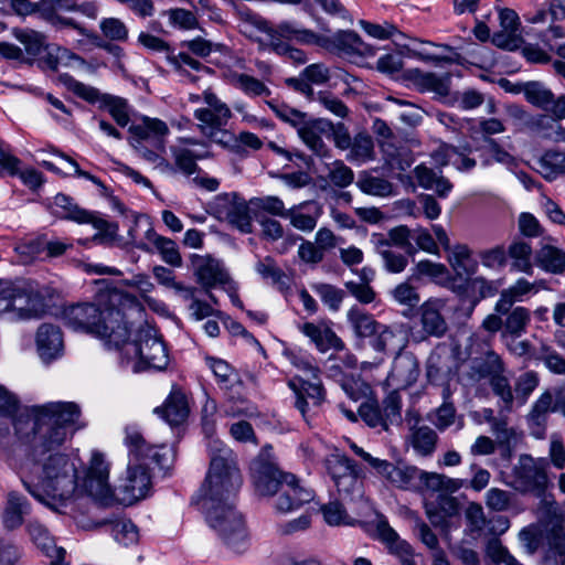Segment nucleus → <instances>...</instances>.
Returning <instances> with one entry per match:
<instances>
[{"mask_svg":"<svg viewBox=\"0 0 565 565\" xmlns=\"http://www.w3.org/2000/svg\"><path fill=\"white\" fill-rule=\"evenodd\" d=\"M43 312L42 297L21 281L0 280V316L12 321L39 318Z\"/></svg>","mask_w":565,"mask_h":565,"instance_id":"6e6552de","label":"nucleus"},{"mask_svg":"<svg viewBox=\"0 0 565 565\" xmlns=\"http://www.w3.org/2000/svg\"><path fill=\"white\" fill-rule=\"evenodd\" d=\"M324 468L342 499L355 501L363 498V471L355 461L334 451L326 457Z\"/></svg>","mask_w":565,"mask_h":565,"instance_id":"9b49d317","label":"nucleus"},{"mask_svg":"<svg viewBox=\"0 0 565 565\" xmlns=\"http://www.w3.org/2000/svg\"><path fill=\"white\" fill-rule=\"evenodd\" d=\"M267 105L280 120L291 125L297 129L306 121V114L295 108H291L286 104H280L275 100H268Z\"/></svg>","mask_w":565,"mask_h":565,"instance_id":"680f3d73","label":"nucleus"},{"mask_svg":"<svg viewBox=\"0 0 565 565\" xmlns=\"http://www.w3.org/2000/svg\"><path fill=\"white\" fill-rule=\"evenodd\" d=\"M95 284L100 286L95 301L67 307L63 312L65 326L95 335L108 347H118L129 333L130 319L141 316V307L135 296L110 288L108 279Z\"/></svg>","mask_w":565,"mask_h":565,"instance_id":"20e7f679","label":"nucleus"},{"mask_svg":"<svg viewBox=\"0 0 565 565\" xmlns=\"http://www.w3.org/2000/svg\"><path fill=\"white\" fill-rule=\"evenodd\" d=\"M532 291H537L535 282H530L525 278L518 279L509 288L501 291L500 298L494 305V311L502 315L508 313L513 303L523 301L524 297Z\"/></svg>","mask_w":565,"mask_h":565,"instance_id":"7c9ffc66","label":"nucleus"},{"mask_svg":"<svg viewBox=\"0 0 565 565\" xmlns=\"http://www.w3.org/2000/svg\"><path fill=\"white\" fill-rule=\"evenodd\" d=\"M556 409L555 404L553 405V394L550 391H545L532 405L527 420L532 425L542 426L546 420L547 414Z\"/></svg>","mask_w":565,"mask_h":565,"instance_id":"4d7b16f0","label":"nucleus"},{"mask_svg":"<svg viewBox=\"0 0 565 565\" xmlns=\"http://www.w3.org/2000/svg\"><path fill=\"white\" fill-rule=\"evenodd\" d=\"M328 180L334 186L347 188L352 184L354 180V173L352 169L345 166L342 161L335 160L328 166Z\"/></svg>","mask_w":565,"mask_h":565,"instance_id":"69168bd1","label":"nucleus"},{"mask_svg":"<svg viewBox=\"0 0 565 565\" xmlns=\"http://www.w3.org/2000/svg\"><path fill=\"white\" fill-rule=\"evenodd\" d=\"M486 555L494 564L522 565L509 553L498 537H492L488 541Z\"/></svg>","mask_w":565,"mask_h":565,"instance_id":"0e129e2a","label":"nucleus"},{"mask_svg":"<svg viewBox=\"0 0 565 565\" xmlns=\"http://www.w3.org/2000/svg\"><path fill=\"white\" fill-rule=\"evenodd\" d=\"M540 520L537 524L523 529L520 540L530 547L535 548L540 540H546L550 547L558 554H565L564 522L558 513V504L555 500L544 499L539 507Z\"/></svg>","mask_w":565,"mask_h":565,"instance_id":"1a4fd4ad","label":"nucleus"},{"mask_svg":"<svg viewBox=\"0 0 565 565\" xmlns=\"http://www.w3.org/2000/svg\"><path fill=\"white\" fill-rule=\"evenodd\" d=\"M437 439L436 431L428 426L413 427L409 436L412 447L422 456H428L435 451Z\"/></svg>","mask_w":565,"mask_h":565,"instance_id":"a19ab883","label":"nucleus"},{"mask_svg":"<svg viewBox=\"0 0 565 565\" xmlns=\"http://www.w3.org/2000/svg\"><path fill=\"white\" fill-rule=\"evenodd\" d=\"M550 462L547 458H535L529 454L519 456L512 468V481L510 486L522 494L531 493L541 501L544 499L554 500L545 495L550 486L547 476Z\"/></svg>","mask_w":565,"mask_h":565,"instance_id":"9d476101","label":"nucleus"},{"mask_svg":"<svg viewBox=\"0 0 565 565\" xmlns=\"http://www.w3.org/2000/svg\"><path fill=\"white\" fill-rule=\"evenodd\" d=\"M313 290L331 311L335 312L340 309L345 295L341 288L329 284H318L313 286Z\"/></svg>","mask_w":565,"mask_h":565,"instance_id":"052dcab7","label":"nucleus"},{"mask_svg":"<svg viewBox=\"0 0 565 565\" xmlns=\"http://www.w3.org/2000/svg\"><path fill=\"white\" fill-rule=\"evenodd\" d=\"M347 159L355 163H364L374 159V142L371 136L359 134L354 137Z\"/></svg>","mask_w":565,"mask_h":565,"instance_id":"09e8293b","label":"nucleus"},{"mask_svg":"<svg viewBox=\"0 0 565 565\" xmlns=\"http://www.w3.org/2000/svg\"><path fill=\"white\" fill-rule=\"evenodd\" d=\"M446 307L447 300L444 298H429L419 307L420 324L427 335L441 338L447 332Z\"/></svg>","mask_w":565,"mask_h":565,"instance_id":"a211bd4d","label":"nucleus"},{"mask_svg":"<svg viewBox=\"0 0 565 565\" xmlns=\"http://www.w3.org/2000/svg\"><path fill=\"white\" fill-rule=\"evenodd\" d=\"M509 256L512 258L511 269L532 275V247L525 242H514L509 246Z\"/></svg>","mask_w":565,"mask_h":565,"instance_id":"49530a36","label":"nucleus"},{"mask_svg":"<svg viewBox=\"0 0 565 565\" xmlns=\"http://www.w3.org/2000/svg\"><path fill=\"white\" fill-rule=\"evenodd\" d=\"M227 221L242 233H252V217L249 206L244 200H234L226 209Z\"/></svg>","mask_w":565,"mask_h":565,"instance_id":"a18cd8bd","label":"nucleus"},{"mask_svg":"<svg viewBox=\"0 0 565 565\" xmlns=\"http://www.w3.org/2000/svg\"><path fill=\"white\" fill-rule=\"evenodd\" d=\"M131 328L132 318L129 323V332H131ZM129 335L130 333L125 341L115 347L119 350L122 367H130L132 373H140L148 370L161 371L168 366V351L156 329L149 326L139 328L134 341H129Z\"/></svg>","mask_w":565,"mask_h":565,"instance_id":"39448f33","label":"nucleus"},{"mask_svg":"<svg viewBox=\"0 0 565 565\" xmlns=\"http://www.w3.org/2000/svg\"><path fill=\"white\" fill-rule=\"evenodd\" d=\"M228 81L232 86L249 97L270 95V89L263 82L250 75L233 72L228 75Z\"/></svg>","mask_w":565,"mask_h":565,"instance_id":"79ce46f5","label":"nucleus"},{"mask_svg":"<svg viewBox=\"0 0 565 565\" xmlns=\"http://www.w3.org/2000/svg\"><path fill=\"white\" fill-rule=\"evenodd\" d=\"M418 375L419 365L416 358L411 353H399L394 359L387 380L398 388H406L417 381Z\"/></svg>","mask_w":565,"mask_h":565,"instance_id":"4be33fe9","label":"nucleus"},{"mask_svg":"<svg viewBox=\"0 0 565 565\" xmlns=\"http://www.w3.org/2000/svg\"><path fill=\"white\" fill-rule=\"evenodd\" d=\"M192 267L198 282L206 289L210 299L216 302L213 294L209 290L216 286H225L230 282V276L220 260L209 255H193Z\"/></svg>","mask_w":565,"mask_h":565,"instance_id":"2eb2a0df","label":"nucleus"},{"mask_svg":"<svg viewBox=\"0 0 565 565\" xmlns=\"http://www.w3.org/2000/svg\"><path fill=\"white\" fill-rule=\"evenodd\" d=\"M172 153L178 169L188 175L193 174L196 171V160L209 157V150L195 151L194 149L185 147L172 148Z\"/></svg>","mask_w":565,"mask_h":565,"instance_id":"8fccbe9b","label":"nucleus"},{"mask_svg":"<svg viewBox=\"0 0 565 565\" xmlns=\"http://www.w3.org/2000/svg\"><path fill=\"white\" fill-rule=\"evenodd\" d=\"M29 532L34 543L52 559L51 565H67L63 563L66 555L65 548L56 546L45 527L39 524H31Z\"/></svg>","mask_w":565,"mask_h":565,"instance_id":"2f4dec72","label":"nucleus"},{"mask_svg":"<svg viewBox=\"0 0 565 565\" xmlns=\"http://www.w3.org/2000/svg\"><path fill=\"white\" fill-rule=\"evenodd\" d=\"M433 159L435 163L440 166L451 164L460 172H468L477 164L476 160L470 158L468 153L449 145H444L435 151Z\"/></svg>","mask_w":565,"mask_h":565,"instance_id":"473e14b6","label":"nucleus"},{"mask_svg":"<svg viewBox=\"0 0 565 565\" xmlns=\"http://www.w3.org/2000/svg\"><path fill=\"white\" fill-rule=\"evenodd\" d=\"M39 356L45 363L60 359L64 352L63 334L58 327L43 323L35 335Z\"/></svg>","mask_w":565,"mask_h":565,"instance_id":"6ab92c4d","label":"nucleus"},{"mask_svg":"<svg viewBox=\"0 0 565 565\" xmlns=\"http://www.w3.org/2000/svg\"><path fill=\"white\" fill-rule=\"evenodd\" d=\"M524 96L532 105L546 110L552 105L554 94L539 82H529L524 84Z\"/></svg>","mask_w":565,"mask_h":565,"instance_id":"6e6d98bb","label":"nucleus"},{"mask_svg":"<svg viewBox=\"0 0 565 565\" xmlns=\"http://www.w3.org/2000/svg\"><path fill=\"white\" fill-rule=\"evenodd\" d=\"M448 252V262L458 276L471 275L475 264L470 248L465 244H456Z\"/></svg>","mask_w":565,"mask_h":565,"instance_id":"37998d69","label":"nucleus"},{"mask_svg":"<svg viewBox=\"0 0 565 565\" xmlns=\"http://www.w3.org/2000/svg\"><path fill=\"white\" fill-rule=\"evenodd\" d=\"M124 443L128 448L129 462L126 473L113 489L108 482L109 467L100 452H93L88 466V495L102 504L116 501L131 505L145 498L151 489V478L146 462L152 460L162 469H168L174 459L173 449L167 445L151 446L135 426L125 429Z\"/></svg>","mask_w":565,"mask_h":565,"instance_id":"7ed1b4c3","label":"nucleus"},{"mask_svg":"<svg viewBox=\"0 0 565 565\" xmlns=\"http://www.w3.org/2000/svg\"><path fill=\"white\" fill-rule=\"evenodd\" d=\"M301 332L308 337L320 352L328 350H344L343 341L330 328H320L319 326L307 322L300 328Z\"/></svg>","mask_w":565,"mask_h":565,"instance_id":"c85d7f7f","label":"nucleus"},{"mask_svg":"<svg viewBox=\"0 0 565 565\" xmlns=\"http://www.w3.org/2000/svg\"><path fill=\"white\" fill-rule=\"evenodd\" d=\"M49 210L51 213L62 220H68L78 224H92L100 234L113 237L116 235L117 225L109 223L94 213L79 207L73 198L57 193L53 202L50 204Z\"/></svg>","mask_w":565,"mask_h":565,"instance_id":"ddd939ff","label":"nucleus"},{"mask_svg":"<svg viewBox=\"0 0 565 565\" xmlns=\"http://www.w3.org/2000/svg\"><path fill=\"white\" fill-rule=\"evenodd\" d=\"M469 287L473 292L478 294V297L470 302L467 312L468 316L472 313L481 299L493 297L498 292L500 284L499 281L488 280L483 277H476L470 280Z\"/></svg>","mask_w":565,"mask_h":565,"instance_id":"13d9d810","label":"nucleus"},{"mask_svg":"<svg viewBox=\"0 0 565 565\" xmlns=\"http://www.w3.org/2000/svg\"><path fill=\"white\" fill-rule=\"evenodd\" d=\"M255 270L264 280H269L279 290H285L289 287V277L270 256L258 259L255 264Z\"/></svg>","mask_w":565,"mask_h":565,"instance_id":"4c0bfd02","label":"nucleus"},{"mask_svg":"<svg viewBox=\"0 0 565 565\" xmlns=\"http://www.w3.org/2000/svg\"><path fill=\"white\" fill-rule=\"evenodd\" d=\"M539 266L546 273L565 275V250L552 245H544L536 254Z\"/></svg>","mask_w":565,"mask_h":565,"instance_id":"f704fd0d","label":"nucleus"},{"mask_svg":"<svg viewBox=\"0 0 565 565\" xmlns=\"http://www.w3.org/2000/svg\"><path fill=\"white\" fill-rule=\"evenodd\" d=\"M312 498L313 492L302 486L295 475L288 473L278 492L275 509L279 513H288L310 502Z\"/></svg>","mask_w":565,"mask_h":565,"instance_id":"dca6fc26","label":"nucleus"},{"mask_svg":"<svg viewBox=\"0 0 565 565\" xmlns=\"http://www.w3.org/2000/svg\"><path fill=\"white\" fill-rule=\"evenodd\" d=\"M30 505L25 497L12 491L7 497V503L2 513V523L6 529L14 530L24 522V516L29 514Z\"/></svg>","mask_w":565,"mask_h":565,"instance_id":"c756f323","label":"nucleus"},{"mask_svg":"<svg viewBox=\"0 0 565 565\" xmlns=\"http://www.w3.org/2000/svg\"><path fill=\"white\" fill-rule=\"evenodd\" d=\"M270 450L271 447L266 446L250 465V476L255 491L263 497L278 494L287 475L277 468Z\"/></svg>","mask_w":565,"mask_h":565,"instance_id":"4468645a","label":"nucleus"},{"mask_svg":"<svg viewBox=\"0 0 565 565\" xmlns=\"http://www.w3.org/2000/svg\"><path fill=\"white\" fill-rule=\"evenodd\" d=\"M14 38L24 46L29 55L38 56L45 47L44 34L31 29H15Z\"/></svg>","mask_w":565,"mask_h":565,"instance_id":"5fc2aeb1","label":"nucleus"},{"mask_svg":"<svg viewBox=\"0 0 565 565\" xmlns=\"http://www.w3.org/2000/svg\"><path fill=\"white\" fill-rule=\"evenodd\" d=\"M81 408L74 402H49L26 407L12 419L17 436L30 441L38 467L39 489L24 482L29 492L54 511L88 494V470L81 478V460L57 449L85 427Z\"/></svg>","mask_w":565,"mask_h":565,"instance_id":"f257e3e1","label":"nucleus"},{"mask_svg":"<svg viewBox=\"0 0 565 565\" xmlns=\"http://www.w3.org/2000/svg\"><path fill=\"white\" fill-rule=\"evenodd\" d=\"M322 209L316 201H305L288 209L286 220L298 231L310 233L318 223Z\"/></svg>","mask_w":565,"mask_h":565,"instance_id":"5701e85b","label":"nucleus"},{"mask_svg":"<svg viewBox=\"0 0 565 565\" xmlns=\"http://www.w3.org/2000/svg\"><path fill=\"white\" fill-rule=\"evenodd\" d=\"M415 177L422 188L435 191L440 198H446L452 189L449 180L425 166L416 167Z\"/></svg>","mask_w":565,"mask_h":565,"instance_id":"c9c22d12","label":"nucleus"},{"mask_svg":"<svg viewBox=\"0 0 565 565\" xmlns=\"http://www.w3.org/2000/svg\"><path fill=\"white\" fill-rule=\"evenodd\" d=\"M203 105L194 109L200 132L221 147L234 145V134L226 129L232 117L230 107L210 88L202 93Z\"/></svg>","mask_w":565,"mask_h":565,"instance_id":"0eeeda50","label":"nucleus"},{"mask_svg":"<svg viewBox=\"0 0 565 565\" xmlns=\"http://www.w3.org/2000/svg\"><path fill=\"white\" fill-rule=\"evenodd\" d=\"M135 141L145 142L156 149H166V140L170 134L167 124L158 118L145 117L140 124L129 128Z\"/></svg>","mask_w":565,"mask_h":565,"instance_id":"aec40b11","label":"nucleus"},{"mask_svg":"<svg viewBox=\"0 0 565 565\" xmlns=\"http://www.w3.org/2000/svg\"><path fill=\"white\" fill-rule=\"evenodd\" d=\"M379 539L385 544L391 554L397 556L401 562L412 559L414 551L412 546L399 537L397 532L390 526L386 520H380L376 525Z\"/></svg>","mask_w":565,"mask_h":565,"instance_id":"a878e982","label":"nucleus"},{"mask_svg":"<svg viewBox=\"0 0 565 565\" xmlns=\"http://www.w3.org/2000/svg\"><path fill=\"white\" fill-rule=\"evenodd\" d=\"M390 295L396 303L401 306H406L408 308L416 307L420 301V297L416 288L412 286L408 281H403L395 286L390 291Z\"/></svg>","mask_w":565,"mask_h":565,"instance_id":"e2e57ef3","label":"nucleus"},{"mask_svg":"<svg viewBox=\"0 0 565 565\" xmlns=\"http://www.w3.org/2000/svg\"><path fill=\"white\" fill-rule=\"evenodd\" d=\"M371 242L374 245L375 252L383 260V267L391 274H399L405 270L408 265L407 257L392 248H390V241H385L383 234H373Z\"/></svg>","mask_w":565,"mask_h":565,"instance_id":"bb28decb","label":"nucleus"},{"mask_svg":"<svg viewBox=\"0 0 565 565\" xmlns=\"http://www.w3.org/2000/svg\"><path fill=\"white\" fill-rule=\"evenodd\" d=\"M540 384V376L535 371L520 374L514 382V398L519 405H524L531 394Z\"/></svg>","mask_w":565,"mask_h":565,"instance_id":"864d4df0","label":"nucleus"},{"mask_svg":"<svg viewBox=\"0 0 565 565\" xmlns=\"http://www.w3.org/2000/svg\"><path fill=\"white\" fill-rule=\"evenodd\" d=\"M380 147L383 158L391 169L404 171L412 166L413 158L409 150L406 147L397 146L394 138L381 140Z\"/></svg>","mask_w":565,"mask_h":565,"instance_id":"72a5a7b5","label":"nucleus"},{"mask_svg":"<svg viewBox=\"0 0 565 565\" xmlns=\"http://www.w3.org/2000/svg\"><path fill=\"white\" fill-rule=\"evenodd\" d=\"M149 238L152 241L154 247L161 256V259L166 264L172 267H180L182 265V257L174 241L156 233L150 235Z\"/></svg>","mask_w":565,"mask_h":565,"instance_id":"3c124183","label":"nucleus"},{"mask_svg":"<svg viewBox=\"0 0 565 565\" xmlns=\"http://www.w3.org/2000/svg\"><path fill=\"white\" fill-rule=\"evenodd\" d=\"M348 320L351 323L356 335L362 338L373 337L379 330L381 323L376 322L374 318L359 307H352L348 311Z\"/></svg>","mask_w":565,"mask_h":565,"instance_id":"c03bdc74","label":"nucleus"},{"mask_svg":"<svg viewBox=\"0 0 565 565\" xmlns=\"http://www.w3.org/2000/svg\"><path fill=\"white\" fill-rule=\"evenodd\" d=\"M376 465L374 470L377 475L385 478L392 486L403 490H417L419 469L406 465H393L392 462L380 459L374 461Z\"/></svg>","mask_w":565,"mask_h":565,"instance_id":"f3484780","label":"nucleus"},{"mask_svg":"<svg viewBox=\"0 0 565 565\" xmlns=\"http://www.w3.org/2000/svg\"><path fill=\"white\" fill-rule=\"evenodd\" d=\"M267 36L268 42L265 45L269 49L273 47L275 41L286 42L285 40H295L302 44H317L321 42V35L289 21H282L276 28L269 26Z\"/></svg>","mask_w":565,"mask_h":565,"instance_id":"412c9836","label":"nucleus"},{"mask_svg":"<svg viewBox=\"0 0 565 565\" xmlns=\"http://www.w3.org/2000/svg\"><path fill=\"white\" fill-rule=\"evenodd\" d=\"M358 186L362 192L375 196H388L393 193L392 183L375 175H364L359 180Z\"/></svg>","mask_w":565,"mask_h":565,"instance_id":"bf43d9fd","label":"nucleus"},{"mask_svg":"<svg viewBox=\"0 0 565 565\" xmlns=\"http://www.w3.org/2000/svg\"><path fill=\"white\" fill-rule=\"evenodd\" d=\"M58 82L75 96L89 104H95L99 100H103V96L97 88L75 79L70 74H60Z\"/></svg>","mask_w":565,"mask_h":565,"instance_id":"de8ad7c7","label":"nucleus"},{"mask_svg":"<svg viewBox=\"0 0 565 565\" xmlns=\"http://www.w3.org/2000/svg\"><path fill=\"white\" fill-rule=\"evenodd\" d=\"M298 135L302 141L319 157H324L328 153V148L324 145L321 136L316 129L308 125L307 121L302 124L298 129Z\"/></svg>","mask_w":565,"mask_h":565,"instance_id":"338daca9","label":"nucleus"},{"mask_svg":"<svg viewBox=\"0 0 565 565\" xmlns=\"http://www.w3.org/2000/svg\"><path fill=\"white\" fill-rule=\"evenodd\" d=\"M537 171L548 181L565 173V153L561 151H546L537 161Z\"/></svg>","mask_w":565,"mask_h":565,"instance_id":"ea45409f","label":"nucleus"},{"mask_svg":"<svg viewBox=\"0 0 565 565\" xmlns=\"http://www.w3.org/2000/svg\"><path fill=\"white\" fill-rule=\"evenodd\" d=\"M114 539L124 546H130L139 541L137 526L130 520H122L113 526Z\"/></svg>","mask_w":565,"mask_h":565,"instance_id":"774afa93","label":"nucleus"},{"mask_svg":"<svg viewBox=\"0 0 565 565\" xmlns=\"http://www.w3.org/2000/svg\"><path fill=\"white\" fill-rule=\"evenodd\" d=\"M493 394L499 398L501 412H511L514 402V393L510 381L503 373H498L490 380Z\"/></svg>","mask_w":565,"mask_h":565,"instance_id":"603ef678","label":"nucleus"},{"mask_svg":"<svg viewBox=\"0 0 565 565\" xmlns=\"http://www.w3.org/2000/svg\"><path fill=\"white\" fill-rule=\"evenodd\" d=\"M405 334L397 328L380 324L373 334L371 347L380 353L399 354L406 347Z\"/></svg>","mask_w":565,"mask_h":565,"instance_id":"b1692460","label":"nucleus"},{"mask_svg":"<svg viewBox=\"0 0 565 565\" xmlns=\"http://www.w3.org/2000/svg\"><path fill=\"white\" fill-rule=\"evenodd\" d=\"M504 330L502 335H510L514 339L520 338L526 331V327L531 320V312L525 307H515L504 313Z\"/></svg>","mask_w":565,"mask_h":565,"instance_id":"58836bf2","label":"nucleus"},{"mask_svg":"<svg viewBox=\"0 0 565 565\" xmlns=\"http://www.w3.org/2000/svg\"><path fill=\"white\" fill-rule=\"evenodd\" d=\"M209 437L210 468L198 499L209 525L235 553L248 547V536L242 514L235 509L236 494L243 483L234 452L220 439L213 438V426L203 424Z\"/></svg>","mask_w":565,"mask_h":565,"instance_id":"f03ea898","label":"nucleus"},{"mask_svg":"<svg viewBox=\"0 0 565 565\" xmlns=\"http://www.w3.org/2000/svg\"><path fill=\"white\" fill-rule=\"evenodd\" d=\"M289 362L305 375L316 380L310 382L301 376H295L288 382L289 388L295 394V407L301 414L303 420L311 425L317 415V409L326 401V390L319 379L320 370L313 363V359L301 351H286Z\"/></svg>","mask_w":565,"mask_h":565,"instance_id":"423d86ee","label":"nucleus"},{"mask_svg":"<svg viewBox=\"0 0 565 565\" xmlns=\"http://www.w3.org/2000/svg\"><path fill=\"white\" fill-rule=\"evenodd\" d=\"M327 49H334L343 53H359L362 54L365 51L364 43L360 35L352 30H340L331 36H322L321 42L317 43Z\"/></svg>","mask_w":565,"mask_h":565,"instance_id":"cd10ccee","label":"nucleus"},{"mask_svg":"<svg viewBox=\"0 0 565 565\" xmlns=\"http://www.w3.org/2000/svg\"><path fill=\"white\" fill-rule=\"evenodd\" d=\"M189 412L186 397L180 390H172L163 406L154 409V413L171 426L182 424L188 418Z\"/></svg>","mask_w":565,"mask_h":565,"instance_id":"393cba45","label":"nucleus"},{"mask_svg":"<svg viewBox=\"0 0 565 565\" xmlns=\"http://www.w3.org/2000/svg\"><path fill=\"white\" fill-rule=\"evenodd\" d=\"M234 14L239 24V31L247 36L253 35L254 30L263 31L267 34L269 29L268 22L259 14L252 11L249 8L241 4L233 3Z\"/></svg>","mask_w":565,"mask_h":565,"instance_id":"e433bc0d","label":"nucleus"},{"mask_svg":"<svg viewBox=\"0 0 565 565\" xmlns=\"http://www.w3.org/2000/svg\"><path fill=\"white\" fill-rule=\"evenodd\" d=\"M504 371L502 359L491 349L490 343L471 338L467 371L463 374L468 383L477 384L486 379L490 381L494 375L504 373Z\"/></svg>","mask_w":565,"mask_h":565,"instance_id":"f8f14e48","label":"nucleus"}]
</instances>
